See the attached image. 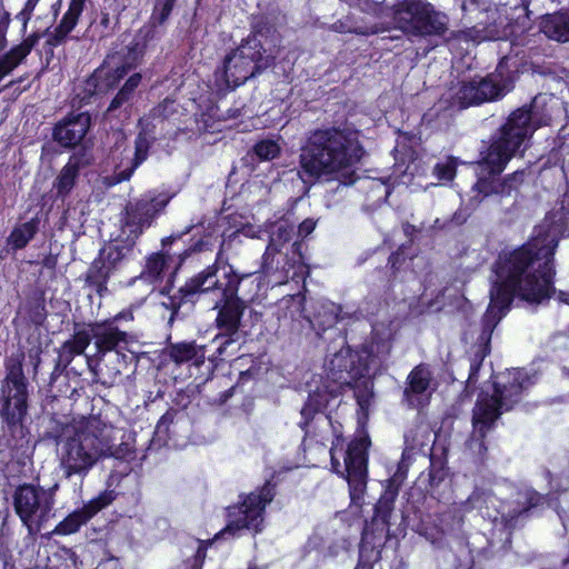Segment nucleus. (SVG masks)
I'll use <instances>...</instances> for the list:
<instances>
[{
  "label": "nucleus",
  "mask_w": 569,
  "mask_h": 569,
  "mask_svg": "<svg viewBox=\"0 0 569 569\" xmlns=\"http://www.w3.org/2000/svg\"><path fill=\"white\" fill-rule=\"evenodd\" d=\"M292 234L293 227L287 221H280L272 229L267 247L279 248L282 250L287 242L291 240Z\"/></svg>",
  "instance_id": "e433bc0d"
},
{
  "label": "nucleus",
  "mask_w": 569,
  "mask_h": 569,
  "mask_svg": "<svg viewBox=\"0 0 569 569\" xmlns=\"http://www.w3.org/2000/svg\"><path fill=\"white\" fill-rule=\"evenodd\" d=\"M78 356L70 346L63 343L59 349V362L67 367L73 360V358Z\"/></svg>",
  "instance_id": "5fc2aeb1"
},
{
  "label": "nucleus",
  "mask_w": 569,
  "mask_h": 569,
  "mask_svg": "<svg viewBox=\"0 0 569 569\" xmlns=\"http://www.w3.org/2000/svg\"><path fill=\"white\" fill-rule=\"evenodd\" d=\"M392 336L390 321L377 322L372 326L370 341L357 353L353 355L349 347L342 346L329 356L325 363L327 377L337 385L329 392L335 393L343 387H351L353 380L376 375L391 351Z\"/></svg>",
  "instance_id": "7ed1b4c3"
},
{
  "label": "nucleus",
  "mask_w": 569,
  "mask_h": 569,
  "mask_svg": "<svg viewBox=\"0 0 569 569\" xmlns=\"http://www.w3.org/2000/svg\"><path fill=\"white\" fill-rule=\"evenodd\" d=\"M112 271V266L108 264L103 253H100L90 264L86 274V282L88 286L96 288L101 296L107 290V281Z\"/></svg>",
  "instance_id": "7c9ffc66"
},
{
  "label": "nucleus",
  "mask_w": 569,
  "mask_h": 569,
  "mask_svg": "<svg viewBox=\"0 0 569 569\" xmlns=\"http://www.w3.org/2000/svg\"><path fill=\"white\" fill-rule=\"evenodd\" d=\"M153 142V137L147 132H140L134 141V154L130 164L120 169L112 177V183L129 180L134 170L148 158V152Z\"/></svg>",
  "instance_id": "a878e982"
},
{
  "label": "nucleus",
  "mask_w": 569,
  "mask_h": 569,
  "mask_svg": "<svg viewBox=\"0 0 569 569\" xmlns=\"http://www.w3.org/2000/svg\"><path fill=\"white\" fill-rule=\"evenodd\" d=\"M99 432L103 433V441H106L104 449H107L102 455V460L111 457L116 459H128L132 457L133 450L130 443L126 441H122L119 445L113 443L117 438V433H119V430L100 420Z\"/></svg>",
  "instance_id": "c756f323"
},
{
  "label": "nucleus",
  "mask_w": 569,
  "mask_h": 569,
  "mask_svg": "<svg viewBox=\"0 0 569 569\" xmlns=\"http://www.w3.org/2000/svg\"><path fill=\"white\" fill-rule=\"evenodd\" d=\"M16 515L30 536L38 535L54 517V490L32 483H23L12 495Z\"/></svg>",
  "instance_id": "6e6552de"
},
{
  "label": "nucleus",
  "mask_w": 569,
  "mask_h": 569,
  "mask_svg": "<svg viewBox=\"0 0 569 569\" xmlns=\"http://www.w3.org/2000/svg\"><path fill=\"white\" fill-rule=\"evenodd\" d=\"M6 33L7 26L4 23H0V51L6 47Z\"/></svg>",
  "instance_id": "69168bd1"
},
{
  "label": "nucleus",
  "mask_w": 569,
  "mask_h": 569,
  "mask_svg": "<svg viewBox=\"0 0 569 569\" xmlns=\"http://www.w3.org/2000/svg\"><path fill=\"white\" fill-rule=\"evenodd\" d=\"M256 37H248L223 61L222 76L228 87L237 88L271 64Z\"/></svg>",
  "instance_id": "9b49d317"
},
{
  "label": "nucleus",
  "mask_w": 569,
  "mask_h": 569,
  "mask_svg": "<svg viewBox=\"0 0 569 569\" xmlns=\"http://www.w3.org/2000/svg\"><path fill=\"white\" fill-rule=\"evenodd\" d=\"M483 163L489 169V176L479 178L473 187V190L482 198L497 196L502 198L511 197L512 192H516L519 186L523 182L525 172L515 171L512 174L500 178L499 174L502 171L496 172L492 168L482 159Z\"/></svg>",
  "instance_id": "6ab92c4d"
},
{
  "label": "nucleus",
  "mask_w": 569,
  "mask_h": 569,
  "mask_svg": "<svg viewBox=\"0 0 569 569\" xmlns=\"http://www.w3.org/2000/svg\"><path fill=\"white\" fill-rule=\"evenodd\" d=\"M100 420L90 418L74 427L58 441L59 468L62 477L73 481L80 492L84 478L102 460L106 452L103 433L99 432Z\"/></svg>",
  "instance_id": "39448f33"
},
{
  "label": "nucleus",
  "mask_w": 569,
  "mask_h": 569,
  "mask_svg": "<svg viewBox=\"0 0 569 569\" xmlns=\"http://www.w3.org/2000/svg\"><path fill=\"white\" fill-rule=\"evenodd\" d=\"M169 358L177 365L194 361L197 365L202 363L206 355L202 346L194 342H179L168 347Z\"/></svg>",
  "instance_id": "2f4dec72"
},
{
  "label": "nucleus",
  "mask_w": 569,
  "mask_h": 569,
  "mask_svg": "<svg viewBox=\"0 0 569 569\" xmlns=\"http://www.w3.org/2000/svg\"><path fill=\"white\" fill-rule=\"evenodd\" d=\"M432 375L425 365L415 367L407 378L403 401L410 408H418L429 400Z\"/></svg>",
  "instance_id": "4be33fe9"
},
{
  "label": "nucleus",
  "mask_w": 569,
  "mask_h": 569,
  "mask_svg": "<svg viewBox=\"0 0 569 569\" xmlns=\"http://www.w3.org/2000/svg\"><path fill=\"white\" fill-rule=\"evenodd\" d=\"M20 62L8 52L0 58V81L8 76Z\"/></svg>",
  "instance_id": "3c124183"
},
{
  "label": "nucleus",
  "mask_w": 569,
  "mask_h": 569,
  "mask_svg": "<svg viewBox=\"0 0 569 569\" xmlns=\"http://www.w3.org/2000/svg\"><path fill=\"white\" fill-rule=\"evenodd\" d=\"M388 16L396 28L410 36H441L447 30V16L421 0H405Z\"/></svg>",
  "instance_id": "1a4fd4ad"
},
{
  "label": "nucleus",
  "mask_w": 569,
  "mask_h": 569,
  "mask_svg": "<svg viewBox=\"0 0 569 569\" xmlns=\"http://www.w3.org/2000/svg\"><path fill=\"white\" fill-rule=\"evenodd\" d=\"M116 499L113 490H104L97 497L89 500L83 507L69 513L61 520L52 530V535L68 536L79 531L91 518H93L100 510L108 507Z\"/></svg>",
  "instance_id": "f3484780"
},
{
  "label": "nucleus",
  "mask_w": 569,
  "mask_h": 569,
  "mask_svg": "<svg viewBox=\"0 0 569 569\" xmlns=\"http://www.w3.org/2000/svg\"><path fill=\"white\" fill-rule=\"evenodd\" d=\"M525 497L528 500V506L526 508H523V510H528L529 508L537 506L540 500V496L537 492L531 491V490H527L525 492Z\"/></svg>",
  "instance_id": "13d9d810"
},
{
  "label": "nucleus",
  "mask_w": 569,
  "mask_h": 569,
  "mask_svg": "<svg viewBox=\"0 0 569 569\" xmlns=\"http://www.w3.org/2000/svg\"><path fill=\"white\" fill-rule=\"evenodd\" d=\"M532 109L520 108L513 111L501 127L499 137L491 142L483 160L496 172L502 171L509 160L517 154L520 147L540 126L536 121L535 111L537 99Z\"/></svg>",
  "instance_id": "423d86ee"
},
{
  "label": "nucleus",
  "mask_w": 569,
  "mask_h": 569,
  "mask_svg": "<svg viewBox=\"0 0 569 569\" xmlns=\"http://www.w3.org/2000/svg\"><path fill=\"white\" fill-rule=\"evenodd\" d=\"M36 234V223L28 221L17 227L10 234L8 243L12 249H22Z\"/></svg>",
  "instance_id": "f704fd0d"
},
{
  "label": "nucleus",
  "mask_w": 569,
  "mask_h": 569,
  "mask_svg": "<svg viewBox=\"0 0 569 569\" xmlns=\"http://www.w3.org/2000/svg\"><path fill=\"white\" fill-rule=\"evenodd\" d=\"M559 299L566 303H569V293L560 292Z\"/></svg>",
  "instance_id": "774afa93"
},
{
  "label": "nucleus",
  "mask_w": 569,
  "mask_h": 569,
  "mask_svg": "<svg viewBox=\"0 0 569 569\" xmlns=\"http://www.w3.org/2000/svg\"><path fill=\"white\" fill-rule=\"evenodd\" d=\"M177 415L178 412L176 410H168L159 419L154 430V437L157 438L158 441H167V439L169 438L170 426L173 423Z\"/></svg>",
  "instance_id": "c03bdc74"
},
{
  "label": "nucleus",
  "mask_w": 569,
  "mask_h": 569,
  "mask_svg": "<svg viewBox=\"0 0 569 569\" xmlns=\"http://www.w3.org/2000/svg\"><path fill=\"white\" fill-rule=\"evenodd\" d=\"M241 278L234 272L233 268L227 263H220L218 260L190 278L180 291L184 296L197 293H218L219 298L229 295H236Z\"/></svg>",
  "instance_id": "ddd939ff"
},
{
  "label": "nucleus",
  "mask_w": 569,
  "mask_h": 569,
  "mask_svg": "<svg viewBox=\"0 0 569 569\" xmlns=\"http://www.w3.org/2000/svg\"><path fill=\"white\" fill-rule=\"evenodd\" d=\"M20 62L8 52L0 58V81L8 76Z\"/></svg>",
  "instance_id": "8fccbe9b"
},
{
  "label": "nucleus",
  "mask_w": 569,
  "mask_h": 569,
  "mask_svg": "<svg viewBox=\"0 0 569 569\" xmlns=\"http://www.w3.org/2000/svg\"><path fill=\"white\" fill-rule=\"evenodd\" d=\"M435 176L440 181H451L456 176V161L451 158L439 162L433 168Z\"/></svg>",
  "instance_id": "09e8293b"
},
{
  "label": "nucleus",
  "mask_w": 569,
  "mask_h": 569,
  "mask_svg": "<svg viewBox=\"0 0 569 569\" xmlns=\"http://www.w3.org/2000/svg\"><path fill=\"white\" fill-rule=\"evenodd\" d=\"M531 385L530 377L523 369H510L496 377L491 390H482L472 411L473 431L470 448L478 447V452L486 450L483 438L493 427L503 411L510 410L520 401L523 390Z\"/></svg>",
  "instance_id": "20e7f679"
},
{
  "label": "nucleus",
  "mask_w": 569,
  "mask_h": 569,
  "mask_svg": "<svg viewBox=\"0 0 569 569\" xmlns=\"http://www.w3.org/2000/svg\"><path fill=\"white\" fill-rule=\"evenodd\" d=\"M296 263L293 258L288 257V252H283L279 248L267 247L262 256L261 269L267 276L276 277L278 283H282L295 278V273L290 276V271Z\"/></svg>",
  "instance_id": "b1692460"
},
{
  "label": "nucleus",
  "mask_w": 569,
  "mask_h": 569,
  "mask_svg": "<svg viewBox=\"0 0 569 569\" xmlns=\"http://www.w3.org/2000/svg\"><path fill=\"white\" fill-rule=\"evenodd\" d=\"M99 26L103 28L101 30L100 34L102 37L107 36L109 33V30H110V17H109L108 12H101V18H100Z\"/></svg>",
  "instance_id": "bf43d9fd"
},
{
  "label": "nucleus",
  "mask_w": 569,
  "mask_h": 569,
  "mask_svg": "<svg viewBox=\"0 0 569 569\" xmlns=\"http://www.w3.org/2000/svg\"><path fill=\"white\" fill-rule=\"evenodd\" d=\"M480 365H481V360H480V361H478V362H476V361H475V362H472V363L470 365V372H469V377H468V382H469V383H473V382H476V380H477V373H478V371H479Z\"/></svg>",
  "instance_id": "680f3d73"
},
{
  "label": "nucleus",
  "mask_w": 569,
  "mask_h": 569,
  "mask_svg": "<svg viewBox=\"0 0 569 569\" xmlns=\"http://www.w3.org/2000/svg\"><path fill=\"white\" fill-rule=\"evenodd\" d=\"M91 341H92V339L90 337V328H88V329L77 331L72 336V338L67 340L64 343L67 346H70V348L77 355H82Z\"/></svg>",
  "instance_id": "a18cd8bd"
},
{
  "label": "nucleus",
  "mask_w": 569,
  "mask_h": 569,
  "mask_svg": "<svg viewBox=\"0 0 569 569\" xmlns=\"http://www.w3.org/2000/svg\"><path fill=\"white\" fill-rule=\"evenodd\" d=\"M253 151L260 160H272L280 153V147L274 140H261L253 147Z\"/></svg>",
  "instance_id": "37998d69"
},
{
  "label": "nucleus",
  "mask_w": 569,
  "mask_h": 569,
  "mask_svg": "<svg viewBox=\"0 0 569 569\" xmlns=\"http://www.w3.org/2000/svg\"><path fill=\"white\" fill-rule=\"evenodd\" d=\"M330 456H331V466H332V469L337 472V473H340L342 475L343 472L340 470V462L338 461L337 457H336V451L335 449H331L330 450Z\"/></svg>",
  "instance_id": "0e129e2a"
},
{
  "label": "nucleus",
  "mask_w": 569,
  "mask_h": 569,
  "mask_svg": "<svg viewBox=\"0 0 569 569\" xmlns=\"http://www.w3.org/2000/svg\"><path fill=\"white\" fill-rule=\"evenodd\" d=\"M94 375L98 381L107 387L116 386L120 382L122 372L127 369L129 357L122 352H112L107 356H98Z\"/></svg>",
  "instance_id": "5701e85b"
},
{
  "label": "nucleus",
  "mask_w": 569,
  "mask_h": 569,
  "mask_svg": "<svg viewBox=\"0 0 569 569\" xmlns=\"http://www.w3.org/2000/svg\"><path fill=\"white\" fill-rule=\"evenodd\" d=\"M40 36L32 33L27 37L20 44L12 48L9 53L11 57L21 62L31 51V49L38 43Z\"/></svg>",
  "instance_id": "de8ad7c7"
},
{
  "label": "nucleus",
  "mask_w": 569,
  "mask_h": 569,
  "mask_svg": "<svg viewBox=\"0 0 569 569\" xmlns=\"http://www.w3.org/2000/svg\"><path fill=\"white\" fill-rule=\"evenodd\" d=\"M166 263H167V260L163 254H160V253L152 254L146 263V268H144V271L142 272V277L149 281L157 280L161 276V273L166 267Z\"/></svg>",
  "instance_id": "58836bf2"
},
{
  "label": "nucleus",
  "mask_w": 569,
  "mask_h": 569,
  "mask_svg": "<svg viewBox=\"0 0 569 569\" xmlns=\"http://www.w3.org/2000/svg\"><path fill=\"white\" fill-rule=\"evenodd\" d=\"M23 360L24 353L18 351L8 357L4 363L6 377L1 386L4 401L0 416L10 432L22 426L28 412V381L23 373Z\"/></svg>",
  "instance_id": "0eeeda50"
},
{
  "label": "nucleus",
  "mask_w": 569,
  "mask_h": 569,
  "mask_svg": "<svg viewBox=\"0 0 569 569\" xmlns=\"http://www.w3.org/2000/svg\"><path fill=\"white\" fill-rule=\"evenodd\" d=\"M214 308H219L216 321L220 333L216 341L219 342L218 352L222 355L229 345L240 339V321L247 305L236 293L219 298L214 302Z\"/></svg>",
  "instance_id": "2eb2a0df"
},
{
  "label": "nucleus",
  "mask_w": 569,
  "mask_h": 569,
  "mask_svg": "<svg viewBox=\"0 0 569 569\" xmlns=\"http://www.w3.org/2000/svg\"><path fill=\"white\" fill-rule=\"evenodd\" d=\"M176 2L177 0H156V4L151 14L152 24H163L168 20Z\"/></svg>",
  "instance_id": "a19ab883"
},
{
  "label": "nucleus",
  "mask_w": 569,
  "mask_h": 569,
  "mask_svg": "<svg viewBox=\"0 0 569 569\" xmlns=\"http://www.w3.org/2000/svg\"><path fill=\"white\" fill-rule=\"evenodd\" d=\"M397 493V489L386 490L376 506V517L380 519L385 525L389 523V518L393 510V502Z\"/></svg>",
  "instance_id": "4c0bfd02"
},
{
  "label": "nucleus",
  "mask_w": 569,
  "mask_h": 569,
  "mask_svg": "<svg viewBox=\"0 0 569 569\" xmlns=\"http://www.w3.org/2000/svg\"><path fill=\"white\" fill-rule=\"evenodd\" d=\"M86 1L87 0H71L68 11L64 13L54 31L50 34V39L48 40L50 44L56 46L60 43L76 27L78 19L83 11Z\"/></svg>",
  "instance_id": "cd10ccee"
},
{
  "label": "nucleus",
  "mask_w": 569,
  "mask_h": 569,
  "mask_svg": "<svg viewBox=\"0 0 569 569\" xmlns=\"http://www.w3.org/2000/svg\"><path fill=\"white\" fill-rule=\"evenodd\" d=\"M39 0H28L24 4V8L17 14V19L20 20L26 27L30 16L36 8Z\"/></svg>",
  "instance_id": "864d4df0"
},
{
  "label": "nucleus",
  "mask_w": 569,
  "mask_h": 569,
  "mask_svg": "<svg viewBox=\"0 0 569 569\" xmlns=\"http://www.w3.org/2000/svg\"><path fill=\"white\" fill-rule=\"evenodd\" d=\"M168 300H169V302L162 301L161 305L164 306L167 309L171 310L168 322L172 323L174 316L178 312L179 305L176 303L171 298H168Z\"/></svg>",
  "instance_id": "052dcab7"
},
{
  "label": "nucleus",
  "mask_w": 569,
  "mask_h": 569,
  "mask_svg": "<svg viewBox=\"0 0 569 569\" xmlns=\"http://www.w3.org/2000/svg\"><path fill=\"white\" fill-rule=\"evenodd\" d=\"M90 163L86 152H74L61 168L52 183L54 199L64 202L77 184L80 170Z\"/></svg>",
  "instance_id": "412c9836"
},
{
  "label": "nucleus",
  "mask_w": 569,
  "mask_h": 569,
  "mask_svg": "<svg viewBox=\"0 0 569 569\" xmlns=\"http://www.w3.org/2000/svg\"><path fill=\"white\" fill-rule=\"evenodd\" d=\"M168 104H169V102L166 101L162 106H159L158 108H156L153 110L154 114L160 116L162 113V109H166Z\"/></svg>",
  "instance_id": "338daca9"
},
{
  "label": "nucleus",
  "mask_w": 569,
  "mask_h": 569,
  "mask_svg": "<svg viewBox=\"0 0 569 569\" xmlns=\"http://www.w3.org/2000/svg\"><path fill=\"white\" fill-rule=\"evenodd\" d=\"M140 81H141L140 73L132 74L126 81V83L122 86V88L119 90L117 96L112 99V101L108 108V112H112V111L121 108L126 102H128L131 99L134 90L140 84Z\"/></svg>",
  "instance_id": "72a5a7b5"
},
{
  "label": "nucleus",
  "mask_w": 569,
  "mask_h": 569,
  "mask_svg": "<svg viewBox=\"0 0 569 569\" xmlns=\"http://www.w3.org/2000/svg\"><path fill=\"white\" fill-rule=\"evenodd\" d=\"M90 337L93 340L96 353L107 356L112 352L129 350L133 342L131 336L121 331L113 322H97L89 326Z\"/></svg>",
  "instance_id": "a211bd4d"
},
{
  "label": "nucleus",
  "mask_w": 569,
  "mask_h": 569,
  "mask_svg": "<svg viewBox=\"0 0 569 569\" xmlns=\"http://www.w3.org/2000/svg\"><path fill=\"white\" fill-rule=\"evenodd\" d=\"M323 315L319 313L316 318L318 325L322 329L330 328L342 319L340 316V307L335 303H327L322 306Z\"/></svg>",
  "instance_id": "ea45409f"
},
{
  "label": "nucleus",
  "mask_w": 569,
  "mask_h": 569,
  "mask_svg": "<svg viewBox=\"0 0 569 569\" xmlns=\"http://www.w3.org/2000/svg\"><path fill=\"white\" fill-rule=\"evenodd\" d=\"M513 77L506 58L501 59L495 72L486 78L462 82L455 93V104L467 108L505 96L512 88Z\"/></svg>",
  "instance_id": "9d476101"
},
{
  "label": "nucleus",
  "mask_w": 569,
  "mask_h": 569,
  "mask_svg": "<svg viewBox=\"0 0 569 569\" xmlns=\"http://www.w3.org/2000/svg\"><path fill=\"white\" fill-rule=\"evenodd\" d=\"M273 497L274 486L270 482L246 496L238 506L228 509V525L221 533L236 535L241 529L260 532L264 521V509Z\"/></svg>",
  "instance_id": "f8f14e48"
},
{
  "label": "nucleus",
  "mask_w": 569,
  "mask_h": 569,
  "mask_svg": "<svg viewBox=\"0 0 569 569\" xmlns=\"http://www.w3.org/2000/svg\"><path fill=\"white\" fill-rule=\"evenodd\" d=\"M563 231L565 227L559 220L553 216L546 217L535 227L527 243L499 256L496 280L490 289V303L482 320V341L490 340L513 298L538 305L550 297L553 291V256Z\"/></svg>",
  "instance_id": "f257e3e1"
},
{
  "label": "nucleus",
  "mask_w": 569,
  "mask_h": 569,
  "mask_svg": "<svg viewBox=\"0 0 569 569\" xmlns=\"http://www.w3.org/2000/svg\"><path fill=\"white\" fill-rule=\"evenodd\" d=\"M370 440L361 437L352 440L345 453V471L350 498L359 505L367 488V448Z\"/></svg>",
  "instance_id": "dca6fc26"
},
{
  "label": "nucleus",
  "mask_w": 569,
  "mask_h": 569,
  "mask_svg": "<svg viewBox=\"0 0 569 569\" xmlns=\"http://www.w3.org/2000/svg\"><path fill=\"white\" fill-rule=\"evenodd\" d=\"M363 156L355 132L336 127L317 129L299 153L298 176L305 183H337L333 191L353 184L356 164Z\"/></svg>",
  "instance_id": "f03ea898"
},
{
  "label": "nucleus",
  "mask_w": 569,
  "mask_h": 569,
  "mask_svg": "<svg viewBox=\"0 0 569 569\" xmlns=\"http://www.w3.org/2000/svg\"><path fill=\"white\" fill-rule=\"evenodd\" d=\"M385 0H356V6L359 7L362 11L372 13L380 18H391L388 16L392 9L387 10L383 7Z\"/></svg>",
  "instance_id": "49530a36"
},
{
  "label": "nucleus",
  "mask_w": 569,
  "mask_h": 569,
  "mask_svg": "<svg viewBox=\"0 0 569 569\" xmlns=\"http://www.w3.org/2000/svg\"><path fill=\"white\" fill-rule=\"evenodd\" d=\"M372 376L373 375H369L365 378H360L352 381V383H355L353 389L357 402L362 410L369 407L370 400L373 396Z\"/></svg>",
  "instance_id": "c9c22d12"
},
{
  "label": "nucleus",
  "mask_w": 569,
  "mask_h": 569,
  "mask_svg": "<svg viewBox=\"0 0 569 569\" xmlns=\"http://www.w3.org/2000/svg\"><path fill=\"white\" fill-rule=\"evenodd\" d=\"M363 182L367 184L366 188L369 190L370 198H372L376 204L383 203L389 197L390 189L385 182L372 179H366Z\"/></svg>",
  "instance_id": "79ce46f5"
},
{
  "label": "nucleus",
  "mask_w": 569,
  "mask_h": 569,
  "mask_svg": "<svg viewBox=\"0 0 569 569\" xmlns=\"http://www.w3.org/2000/svg\"><path fill=\"white\" fill-rule=\"evenodd\" d=\"M471 3L478 6L479 8H481L485 11H488L491 6L497 7L498 4L505 3V1L503 0H481V2H480L479 0H471Z\"/></svg>",
  "instance_id": "4d7b16f0"
},
{
  "label": "nucleus",
  "mask_w": 569,
  "mask_h": 569,
  "mask_svg": "<svg viewBox=\"0 0 569 569\" xmlns=\"http://www.w3.org/2000/svg\"><path fill=\"white\" fill-rule=\"evenodd\" d=\"M540 29L549 39L569 42V10L545 16Z\"/></svg>",
  "instance_id": "bb28decb"
},
{
  "label": "nucleus",
  "mask_w": 569,
  "mask_h": 569,
  "mask_svg": "<svg viewBox=\"0 0 569 569\" xmlns=\"http://www.w3.org/2000/svg\"><path fill=\"white\" fill-rule=\"evenodd\" d=\"M194 227H196V224H194V223L189 224V226H188V227H186V229H184L181 233H179L178 236H171V237H169V238L164 239V240L162 241V242H163V244H166V243H168V242H172V240H173V239L181 238L183 234L189 233V232H190Z\"/></svg>",
  "instance_id": "e2e57ef3"
},
{
  "label": "nucleus",
  "mask_w": 569,
  "mask_h": 569,
  "mask_svg": "<svg viewBox=\"0 0 569 569\" xmlns=\"http://www.w3.org/2000/svg\"><path fill=\"white\" fill-rule=\"evenodd\" d=\"M123 248L119 246L110 247L107 253H103L104 260L108 261V264L112 266V270L116 268L117 262L123 259L124 253L122 251Z\"/></svg>",
  "instance_id": "603ef678"
},
{
  "label": "nucleus",
  "mask_w": 569,
  "mask_h": 569,
  "mask_svg": "<svg viewBox=\"0 0 569 569\" xmlns=\"http://www.w3.org/2000/svg\"><path fill=\"white\" fill-rule=\"evenodd\" d=\"M328 403V398L320 392H316L309 395L308 401L301 409V418L302 420L299 422L301 429H306L309 422L313 419L316 413H318L322 408H325Z\"/></svg>",
  "instance_id": "473e14b6"
},
{
  "label": "nucleus",
  "mask_w": 569,
  "mask_h": 569,
  "mask_svg": "<svg viewBox=\"0 0 569 569\" xmlns=\"http://www.w3.org/2000/svg\"><path fill=\"white\" fill-rule=\"evenodd\" d=\"M127 72L128 69L124 66L117 67L113 70H107L104 68L96 70L94 73L86 81V94L81 97V102L94 93H104L113 89Z\"/></svg>",
  "instance_id": "393cba45"
},
{
  "label": "nucleus",
  "mask_w": 569,
  "mask_h": 569,
  "mask_svg": "<svg viewBox=\"0 0 569 569\" xmlns=\"http://www.w3.org/2000/svg\"><path fill=\"white\" fill-rule=\"evenodd\" d=\"M91 124V116L88 111L71 112L56 124L53 139L62 147L77 146L87 134Z\"/></svg>",
  "instance_id": "aec40b11"
},
{
  "label": "nucleus",
  "mask_w": 569,
  "mask_h": 569,
  "mask_svg": "<svg viewBox=\"0 0 569 569\" xmlns=\"http://www.w3.org/2000/svg\"><path fill=\"white\" fill-rule=\"evenodd\" d=\"M316 228V222L311 219H306L298 227V232L302 237L310 234Z\"/></svg>",
  "instance_id": "6e6d98bb"
},
{
  "label": "nucleus",
  "mask_w": 569,
  "mask_h": 569,
  "mask_svg": "<svg viewBox=\"0 0 569 569\" xmlns=\"http://www.w3.org/2000/svg\"><path fill=\"white\" fill-rule=\"evenodd\" d=\"M168 198L152 193H146L141 198L130 201L124 208L119 238L128 246L133 244L143 229L149 227L153 218L168 204Z\"/></svg>",
  "instance_id": "4468645a"
},
{
  "label": "nucleus",
  "mask_w": 569,
  "mask_h": 569,
  "mask_svg": "<svg viewBox=\"0 0 569 569\" xmlns=\"http://www.w3.org/2000/svg\"><path fill=\"white\" fill-rule=\"evenodd\" d=\"M86 1L87 0H71L68 11L64 13L54 31L50 34V39L48 40L50 44L56 46L60 43L76 27L78 19L83 11Z\"/></svg>",
  "instance_id": "c85d7f7f"
}]
</instances>
